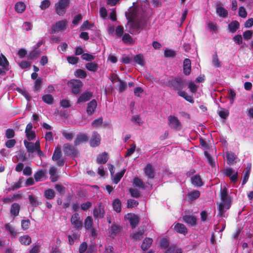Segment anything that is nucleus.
Masks as SVG:
<instances>
[{"mask_svg":"<svg viewBox=\"0 0 253 253\" xmlns=\"http://www.w3.org/2000/svg\"><path fill=\"white\" fill-rule=\"evenodd\" d=\"M229 31L234 33L239 27V23L237 21H233L228 25Z\"/></svg>","mask_w":253,"mask_h":253,"instance_id":"72a5a7b5","label":"nucleus"},{"mask_svg":"<svg viewBox=\"0 0 253 253\" xmlns=\"http://www.w3.org/2000/svg\"><path fill=\"white\" fill-rule=\"evenodd\" d=\"M30 224L29 220H23L21 222V227L23 230H27Z\"/></svg>","mask_w":253,"mask_h":253,"instance_id":"e2e57ef3","label":"nucleus"},{"mask_svg":"<svg viewBox=\"0 0 253 253\" xmlns=\"http://www.w3.org/2000/svg\"><path fill=\"white\" fill-rule=\"evenodd\" d=\"M225 156L228 165H233L236 163V160L237 159V157L234 153L227 151L225 153Z\"/></svg>","mask_w":253,"mask_h":253,"instance_id":"4468645a","label":"nucleus"},{"mask_svg":"<svg viewBox=\"0 0 253 253\" xmlns=\"http://www.w3.org/2000/svg\"><path fill=\"white\" fill-rule=\"evenodd\" d=\"M120 228L119 226L116 225H113L109 230L110 236L114 238L120 232Z\"/></svg>","mask_w":253,"mask_h":253,"instance_id":"4c0bfd02","label":"nucleus"},{"mask_svg":"<svg viewBox=\"0 0 253 253\" xmlns=\"http://www.w3.org/2000/svg\"><path fill=\"white\" fill-rule=\"evenodd\" d=\"M24 144L29 153H32L35 152H37L40 157L42 156L43 153L40 149V142L39 141H37L34 143L25 140Z\"/></svg>","mask_w":253,"mask_h":253,"instance_id":"7ed1b4c3","label":"nucleus"},{"mask_svg":"<svg viewBox=\"0 0 253 253\" xmlns=\"http://www.w3.org/2000/svg\"><path fill=\"white\" fill-rule=\"evenodd\" d=\"M79 236L77 234H73L72 235L68 236L69 243L70 245L74 243V241L78 239Z\"/></svg>","mask_w":253,"mask_h":253,"instance_id":"680f3d73","label":"nucleus"},{"mask_svg":"<svg viewBox=\"0 0 253 253\" xmlns=\"http://www.w3.org/2000/svg\"><path fill=\"white\" fill-rule=\"evenodd\" d=\"M15 10L17 13H22L26 9L25 4L22 1H18L15 5Z\"/></svg>","mask_w":253,"mask_h":253,"instance_id":"393cba45","label":"nucleus"},{"mask_svg":"<svg viewBox=\"0 0 253 253\" xmlns=\"http://www.w3.org/2000/svg\"><path fill=\"white\" fill-rule=\"evenodd\" d=\"M152 241L153 240L151 238H145L141 245V248L143 250H147L151 245Z\"/></svg>","mask_w":253,"mask_h":253,"instance_id":"c9c22d12","label":"nucleus"},{"mask_svg":"<svg viewBox=\"0 0 253 253\" xmlns=\"http://www.w3.org/2000/svg\"><path fill=\"white\" fill-rule=\"evenodd\" d=\"M220 197L221 202L218 206V215L220 217L223 216L225 211L230 207V199L228 195V191L226 187L221 188Z\"/></svg>","mask_w":253,"mask_h":253,"instance_id":"f03ea898","label":"nucleus"},{"mask_svg":"<svg viewBox=\"0 0 253 253\" xmlns=\"http://www.w3.org/2000/svg\"><path fill=\"white\" fill-rule=\"evenodd\" d=\"M105 214L104 208L101 205L99 206L97 208H95L93 211V216L95 218L103 217Z\"/></svg>","mask_w":253,"mask_h":253,"instance_id":"aec40b11","label":"nucleus"},{"mask_svg":"<svg viewBox=\"0 0 253 253\" xmlns=\"http://www.w3.org/2000/svg\"><path fill=\"white\" fill-rule=\"evenodd\" d=\"M45 171L40 170L37 171L34 175V177L37 181H41L45 176Z\"/></svg>","mask_w":253,"mask_h":253,"instance_id":"58836bf2","label":"nucleus"},{"mask_svg":"<svg viewBox=\"0 0 253 253\" xmlns=\"http://www.w3.org/2000/svg\"><path fill=\"white\" fill-rule=\"evenodd\" d=\"M20 210V206L17 203H14L12 205L10 212L11 214L16 216L19 214Z\"/></svg>","mask_w":253,"mask_h":253,"instance_id":"e433bc0d","label":"nucleus"},{"mask_svg":"<svg viewBox=\"0 0 253 253\" xmlns=\"http://www.w3.org/2000/svg\"><path fill=\"white\" fill-rule=\"evenodd\" d=\"M92 97V93L89 92H85L82 94L78 99L77 103L86 102L89 100Z\"/></svg>","mask_w":253,"mask_h":253,"instance_id":"4be33fe9","label":"nucleus"},{"mask_svg":"<svg viewBox=\"0 0 253 253\" xmlns=\"http://www.w3.org/2000/svg\"><path fill=\"white\" fill-rule=\"evenodd\" d=\"M251 165L247 167L244 170V176L242 184H245L248 181L251 171Z\"/></svg>","mask_w":253,"mask_h":253,"instance_id":"ea45409f","label":"nucleus"},{"mask_svg":"<svg viewBox=\"0 0 253 253\" xmlns=\"http://www.w3.org/2000/svg\"><path fill=\"white\" fill-rule=\"evenodd\" d=\"M253 36V32L251 30L246 31L243 33V38L245 40H248L251 39Z\"/></svg>","mask_w":253,"mask_h":253,"instance_id":"13d9d810","label":"nucleus"},{"mask_svg":"<svg viewBox=\"0 0 253 253\" xmlns=\"http://www.w3.org/2000/svg\"><path fill=\"white\" fill-rule=\"evenodd\" d=\"M82 85V82L79 80H72L68 82V85L72 88L74 94H78L80 92Z\"/></svg>","mask_w":253,"mask_h":253,"instance_id":"39448f33","label":"nucleus"},{"mask_svg":"<svg viewBox=\"0 0 253 253\" xmlns=\"http://www.w3.org/2000/svg\"><path fill=\"white\" fill-rule=\"evenodd\" d=\"M169 126L176 130H180L181 124L178 119L173 116H170L168 118Z\"/></svg>","mask_w":253,"mask_h":253,"instance_id":"423d86ee","label":"nucleus"},{"mask_svg":"<svg viewBox=\"0 0 253 253\" xmlns=\"http://www.w3.org/2000/svg\"><path fill=\"white\" fill-rule=\"evenodd\" d=\"M178 94L179 96L183 97L185 99L190 103H193L194 100L192 96L188 95L187 93L184 91L180 90L178 91Z\"/></svg>","mask_w":253,"mask_h":253,"instance_id":"2f4dec72","label":"nucleus"},{"mask_svg":"<svg viewBox=\"0 0 253 253\" xmlns=\"http://www.w3.org/2000/svg\"><path fill=\"white\" fill-rule=\"evenodd\" d=\"M33 125L29 123L25 129L26 136L29 141L33 140L36 137V134L34 130H32Z\"/></svg>","mask_w":253,"mask_h":253,"instance_id":"9d476101","label":"nucleus"},{"mask_svg":"<svg viewBox=\"0 0 253 253\" xmlns=\"http://www.w3.org/2000/svg\"><path fill=\"white\" fill-rule=\"evenodd\" d=\"M191 61L189 59H185L183 61V73L186 75H188L191 72Z\"/></svg>","mask_w":253,"mask_h":253,"instance_id":"412c9836","label":"nucleus"},{"mask_svg":"<svg viewBox=\"0 0 253 253\" xmlns=\"http://www.w3.org/2000/svg\"><path fill=\"white\" fill-rule=\"evenodd\" d=\"M138 202L135 200L130 199L127 201V207L128 208H132L135 207L138 205Z\"/></svg>","mask_w":253,"mask_h":253,"instance_id":"052dcab7","label":"nucleus"},{"mask_svg":"<svg viewBox=\"0 0 253 253\" xmlns=\"http://www.w3.org/2000/svg\"><path fill=\"white\" fill-rule=\"evenodd\" d=\"M184 221L191 225H194L197 222V218L193 215H185L183 217Z\"/></svg>","mask_w":253,"mask_h":253,"instance_id":"b1692460","label":"nucleus"},{"mask_svg":"<svg viewBox=\"0 0 253 253\" xmlns=\"http://www.w3.org/2000/svg\"><path fill=\"white\" fill-rule=\"evenodd\" d=\"M114 210L117 212H120L121 210V202L120 200L116 199L113 203Z\"/></svg>","mask_w":253,"mask_h":253,"instance_id":"a19ab883","label":"nucleus"},{"mask_svg":"<svg viewBox=\"0 0 253 253\" xmlns=\"http://www.w3.org/2000/svg\"><path fill=\"white\" fill-rule=\"evenodd\" d=\"M42 100L44 102L47 104H51L52 102L53 98L51 95L46 94L43 96Z\"/></svg>","mask_w":253,"mask_h":253,"instance_id":"5fc2aeb1","label":"nucleus"},{"mask_svg":"<svg viewBox=\"0 0 253 253\" xmlns=\"http://www.w3.org/2000/svg\"><path fill=\"white\" fill-rule=\"evenodd\" d=\"M136 148L135 144L133 143L130 144V148L127 149V151L125 155V157H127L132 155L135 151Z\"/></svg>","mask_w":253,"mask_h":253,"instance_id":"3c124183","label":"nucleus"},{"mask_svg":"<svg viewBox=\"0 0 253 253\" xmlns=\"http://www.w3.org/2000/svg\"><path fill=\"white\" fill-rule=\"evenodd\" d=\"M125 218L129 220L132 228H135L138 223V217L134 214L128 213L125 216Z\"/></svg>","mask_w":253,"mask_h":253,"instance_id":"9b49d317","label":"nucleus"},{"mask_svg":"<svg viewBox=\"0 0 253 253\" xmlns=\"http://www.w3.org/2000/svg\"><path fill=\"white\" fill-rule=\"evenodd\" d=\"M174 230L179 233L185 235L187 232V230L185 226L179 223L173 224Z\"/></svg>","mask_w":253,"mask_h":253,"instance_id":"f3484780","label":"nucleus"},{"mask_svg":"<svg viewBox=\"0 0 253 253\" xmlns=\"http://www.w3.org/2000/svg\"><path fill=\"white\" fill-rule=\"evenodd\" d=\"M50 4V2L48 0H44L42 1L40 5V7L42 9H45L47 8Z\"/></svg>","mask_w":253,"mask_h":253,"instance_id":"774afa93","label":"nucleus"},{"mask_svg":"<svg viewBox=\"0 0 253 253\" xmlns=\"http://www.w3.org/2000/svg\"><path fill=\"white\" fill-rule=\"evenodd\" d=\"M102 122L103 120L102 118L96 119L92 123V126L94 127H97L101 126L102 124Z\"/></svg>","mask_w":253,"mask_h":253,"instance_id":"69168bd1","label":"nucleus"},{"mask_svg":"<svg viewBox=\"0 0 253 253\" xmlns=\"http://www.w3.org/2000/svg\"><path fill=\"white\" fill-rule=\"evenodd\" d=\"M5 230L12 237H15L17 235V232L14 227L10 223H6L4 225Z\"/></svg>","mask_w":253,"mask_h":253,"instance_id":"a211bd4d","label":"nucleus"},{"mask_svg":"<svg viewBox=\"0 0 253 253\" xmlns=\"http://www.w3.org/2000/svg\"><path fill=\"white\" fill-rule=\"evenodd\" d=\"M126 14L130 25V32L131 34L138 33L145 27L146 21L144 16L138 13L137 8L130 9Z\"/></svg>","mask_w":253,"mask_h":253,"instance_id":"f257e3e1","label":"nucleus"},{"mask_svg":"<svg viewBox=\"0 0 253 253\" xmlns=\"http://www.w3.org/2000/svg\"><path fill=\"white\" fill-rule=\"evenodd\" d=\"M192 183L195 186L200 187L203 185L202 180L199 175H195L191 178Z\"/></svg>","mask_w":253,"mask_h":253,"instance_id":"c756f323","label":"nucleus"},{"mask_svg":"<svg viewBox=\"0 0 253 253\" xmlns=\"http://www.w3.org/2000/svg\"><path fill=\"white\" fill-rule=\"evenodd\" d=\"M8 62L6 57L1 54L0 55V66H1L4 69L6 70H8Z\"/></svg>","mask_w":253,"mask_h":253,"instance_id":"c85d7f7f","label":"nucleus"},{"mask_svg":"<svg viewBox=\"0 0 253 253\" xmlns=\"http://www.w3.org/2000/svg\"><path fill=\"white\" fill-rule=\"evenodd\" d=\"M145 174L149 177V178H152L154 177V169L152 168V165L150 164H148L145 169Z\"/></svg>","mask_w":253,"mask_h":253,"instance_id":"cd10ccee","label":"nucleus"},{"mask_svg":"<svg viewBox=\"0 0 253 253\" xmlns=\"http://www.w3.org/2000/svg\"><path fill=\"white\" fill-rule=\"evenodd\" d=\"M19 242L24 245H28L31 243L30 237L27 235H24L19 238Z\"/></svg>","mask_w":253,"mask_h":253,"instance_id":"7c9ffc66","label":"nucleus"},{"mask_svg":"<svg viewBox=\"0 0 253 253\" xmlns=\"http://www.w3.org/2000/svg\"><path fill=\"white\" fill-rule=\"evenodd\" d=\"M40 50L34 48L29 55V59H32L37 57L40 54Z\"/></svg>","mask_w":253,"mask_h":253,"instance_id":"09e8293b","label":"nucleus"},{"mask_svg":"<svg viewBox=\"0 0 253 253\" xmlns=\"http://www.w3.org/2000/svg\"><path fill=\"white\" fill-rule=\"evenodd\" d=\"M61 156V148L59 147L56 148L52 156V159L53 161H57V165L62 166L64 165V161L63 159L60 160Z\"/></svg>","mask_w":253,"mask_h":253,"instance_id":"1a4fd4ad","label":"nucleus"},{"mask_svg":"<svg viewBox=\"0 0 253 253\" xmlns=\"http://www.w3.org/2000/svg\"><path fill=\"white\" fill-rule=\"evenodd\" d=\"M88 140V136L86 134L80 133L78 134L75 140V145H78L82 143L86 142Z\"/></svg>","mask_w":253,"mask_h":253,"instance_id":"6ab92c4d","label":"nucleus"},{"mask_svg":"<svg viewBox=\"0 0 253 253\" xmlns=\"http://www.w3.org/2000/svg\"><path fill=\"white\" fill-rule=\"evenodd\" d=\"M133 184L135 186L139 188H144V183L142 181L137 177H136L134 179Z\"/></svg>","mask_w":253,"mask_h":253,"instance_id":"8fccbe9b","label":"nucleus"},{"mask_svg":"<svg viewBox=\"0 0 253 253\" xmlns=\"http://www.w3.org/2000/svg\"><path fill=\"white\" fill-rule=\"evenodd\" d=\"M63 151L67 155L76 156L78 154L77 151L75 148L69 144L64 145Z\"/></svg>","mask_w":253,"mask_h":253,"instance_id":"f8f14e48","label":"nucleus"},{"mask_svg":"<svg viewBox=\"0 0 253 253\" xmlns=\"http://www.w3.org/2000/svg\"><path fill=\"white\" fill-rule=\"evenodd\" d=\"M99 13H100V16L102 18L105 19L107 17V11L105 7H101L100 8Z\"/></svg>","mask_w":253,"mask_h":253,"instance_id":"0e129e2a","label":"nucleus"},{"mask_svg":"<svg viewBox=\"0 0 253 253\" xmlns=\"http://www.w3.org/2000/svg\"><path fill=\"white\" fill-rule=\"evenodd\" d=\"M71 223L77 229H80L83 226L82 219L77 213L74 214L71 219Z\"/></svg>","mask_w":253,"mask_h":253,"instance_id":"0eeeda50","label":"nucleus"},{"mask_svg":"<svg viewBox=\"0 0 253 253\" xmlns=\"http://www.w3.org/2000/svg\"><path fill=\"white\" fill-rule=\"evenodd\" d=\"M85 67L88 70L95 72L97 70L98 65L95 62H89L86 64Z\"/></svg>","mask_w":253,"mask_h":253,"instance_id":"473e14b6","label":"nucleus"},{"mask_svg":"<svg viewBox=\"0 0 253 253\" xmlns=\"http://www.w3.org/2000/svg\"><path fill=\"white\" fill-rule=\"evenodd\" d=\"M75 75L78 78L84 79L86 77V74L84 70L78 69L75 72Z\"/></svg>","mask_w":253,"mask_h":253,"instance_id":"de8ad7c7","label":"nucleus"},{"mask_svg":"<svg viewBox=\"0 0 253 253\" xmlns=\"http://www.w3.org/2000/svg\"><path fill=\"white\" fill-rule=\"evenodd\" d=\"M171 85L176 90H181L184 86V83L180 78H175L170 81Z\"/></svg>","mask_w":253,"mask_h":253,"instance_id":"6e6552de","label":"nucleus"},{"mask_svg":"<svg viewBox=\"0 0 253 253\" xmlns=\"http://www.w3.org/2000/svg\"><path fill=\"white\" fill-rule=\"evenodd\" d=\"M82 58L83 60L86 61H92L94 59V57L92 54L84 53L82 54Z\"/></svg>","mask_w":253,"mask_h":253,"instance_id":"bf43d9fd","label":"nucleus"},{"mask_svg":"<svg viewBox=\"0 0 253 253\" xmlns=\"http://www.w3.org/2000/svg\"><path fill=\"white\" fill-rule=\"evenodd\" d=\"M69 4V0H59V1L55 4L56 13L59 15H63L65 13Z\"/></svg>","mask_w":253,"mask_h":253,"instance_id":"20e7f679","label":"nucleus"},{"mask_svg":"<svg viewBox=\"0 0 253 253\" xmlns=\"http://www.w3.org/2000/svg\"><path fill=\"white\" fill-rule=\"evenodd\" d=\"M57 169L54 167L50 168L49 169V174L50 175V178L52 182H55L57 180V176L56 174Z\"/></svg>","mask_w":253,"mask_h":253,"instance_id":"f704fd0d","label":"nucleus"},{"mask_svg":"<svg viewBox=\"0 0 253 253\" xmlns=\"http://www.w3.org/2000/svg\"><path fill=\"white\" fill-rule=\"evenodd\" d=\"M124 32V28L122 26H118L116 29V35L118 37H121Z\"/></svg>","mask_w":253,"mask_h":253,"instance_id":"338daca9","label":"nucleus"},{"mask_svg":"<svg viewBox=\"0 0 253 253\" xmlns=\"http://www.w3.org/2000/svg\"><path fill=\"white\" fill-rule=\"evenodd\" d=\"M123 41L127 44H132L133 43V40L131 36L128 34H125L123 36Z\"/></svg>","mask_w":253,"mask_h":253,"instance_id":"c03bdc74","label":"nucleus"},{"mask_svg":"<svg viewBox=\"0 0 253 253\" xmlns=\"http://www.w3.org/2000/svg\"><path fill=\"white\" fill-rule=\"evenodd\" d=\"M44 195L47 199H51L55 196L54 192L52 189L47 190L45 191Z\"/></svg>","mask_w":253,"mask_h":253,"instance_id":"603ef678","label":"nucleus"},{"mask_svg":"<svg viewBox=\"0 0 253 253\" xmlns=\"http://www.w3.org/2000/svg\"><path fill=\"white\" fill-rule=\"evenodd\" d=\"M97 106V102L95 100L93 99L89 102L87 106L86 112L88 115L92 114Z\"/></svg>","mask_w":253,"mask_h":253,"instance_id":"dca6fc26","label":"nucleus"},{"mask_svg":"<svg viewBox=\"0 0 253 253\" xmlns=\"http://www.w3.org/2000/svg\"><path fill=\"white\" fill-rule=\"evenodd\" d=\"M212 64L216 67H219L221 66V62L219 61L216 54L213 56Z\"/></svg>","mask_w":253,"mask_h":253,"instance_id":"6e6d98bb","label":"nucleus"},{"mask_svg":"<svg viewBox=\"0 0 253 253\" xmlns=\"http://www.w3.org/2000/svg\"><path fill=\"white\" fill-rule=\"evenodd\" d=\"M239 16L242 18H246L247 16V12L246 9L243 7H240L239 8Z\"/></svg>","mask_w":253,"mask_h":253,"instance_id":"4d7b16f0","label":"nucleus"},{"mask_svg":"<svg viewBox=\"0 0 253 253\" xmlns=\"http://www.w3.org/2000/svg\"><path fill=\"white\" fill-rule=\"evenodd\" d=\"M125 171L126 169H124L121 172L117 173L113 179V182L117 184L124 175Z\"/></svg>","mask_w":253,"mask_h":253,"instance_id":"79ce46f5","label":"nucleus"},{"mask_svg":"<svg viewBox=\"0 0 253 253\" xmlns=\"http://www.w3.org/2000/svg\"><path fill=\"white\" fill-rule=\"evenodd\" d=\"M93 220L91 216H87L84 221V226L86 229L92 228Z\"/></svg>","mask_w":253,"mask_h":253,"instance_id":"37998d69","label":"nucleus"},{"mask_svg":"<svg viewBox=\"0 0 253 253\" xmlns=\"http://www.w3.org/2000/svg\"><path fill=\"white\" fill-rule=\"evenodd\" d=\"M200 195V192L198 190H194L188 194V196L190 199L195 200L199 197Z\"/></svg>","mask_w":253,"mask_h":253,"instance_id":"a18cd8bd","label":"nucleus"},{"mask_svg":"<svg viewBox=\"0 0 253 253\" xmlns=\"http://www.w3.org/2000/svg\"><path fill=\"white\" fill-rule=\"evenodd\" d=\"M133 61L140 66H143L144 64V56L142 54H139L135 55L133 58Z\"/></svg>","mask_w":253,"mask_h":253,"instance_id":"a878e982","label":"nucleus"},{"mask_svg":"<svg viewBox=\"0 0 253 253\" xmlns=\"http://www.w3.org/2000/svg\"><path fill=\"white\" fill-rule=\"evenodd\" d=\"M100 136L97 132H94L90 141V145L95 147L99 145L100 143Z\"/></svg>","mask_w":253,"mask_h":253,"instance_id":"2eb2a0df","label":"nucleus"},{"mask_svg":"<svg viewBox=\"0 0 253 253\" xmlns=\"http://www.w3.org/2000/svg\"><path fill=\"white\" fill-rule=\"evenodd\" d=\"M144 233V229H139V231L132 235V238L137 240L140 239Z\"/></svg>","mask_w":253,"mask_h":253,"instance_id":"49530a36","label":"nucleus"},{"mask_svg":"<svg viewBox=\"0 0 253 253\" xmlns=\"http://www.w3.org/2000/svg\"><path fill=\"white\" fill-rule=\"evenodd\" d=\"M216 13L219 16L225 18L227 16L228 11L220 5H217L216 8Z\"/></svg>","mask_w":253,"mask_h":253,"instance_id":"5701e85b","label":"nucleus"},{"mask_svg":"<svg viewBox=\"0 0 253 253\" xmlns=\"http://www.w3.org/2000/svg\"><path fill=\"white\" fill-rule=\"evenodd\" d=\"M67 21L62 20L57 22L52 27V32L55 33L60 31L64 30L66 26Z\"/></svg>","mask_w":253,"mask_h":253,"instance_id":"ddd939ff","label":"nucleus"},{"mask_svg":"<svg viewBox=\"0 0 253 253\" xmlns=\"http://www.w3.org/2000/svg\"><path fill=\"white\" fill-rule=\"evenodd\" d=\"M165 56L166 57H173L175 55V52L174 50L169 49H166L165 51Z\"/></svg>","mask_w":253,"mask_h":253,"instance_id":"864d4df0","label":"nucleus"},{"mask_svg":"<svg viewBox=\"0 0 253 253\" xmlns=\"http://www.w3.org/2000/svg\"><path fill=\"white\" fill-rule=\"evenodd\" d=\"M108 159V154L106 152L99 155L97 158V162L98 164H105Z\"/></svg>","mask_w":253,"mask_h":253,"instance_id":"bb28decb","label":"nucleus"}]
</instances>
